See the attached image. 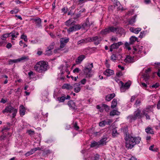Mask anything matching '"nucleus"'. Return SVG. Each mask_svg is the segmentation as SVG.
<instances>
[{"instance_id": "nucleus-1", "label": "nucleus", "mask_w": 160, "mask_h": 160, "mask_svg": "<svg viewBox=\"0 0 160 160\" xmlns=\"http://www.w3.org/2000/svg\"><path fill=\"white\" fill-rule=\"evenodd\" d=\"M126 142V147L128 149L132 148L136 144L140 142L141 138L139 137H133L131 136L128 137L127 139H125Z\"/></svg>"}, {"instance_id": "nucleus-2", "label": "nucleus", "mask_w": 160, "mask_h": 160, "mask_svg": "<svg viewBox=\"0 0 160 160\" xmlns=\"http://www.w3.org/2000/svg\"><path fill=\"white\" fill-rule=\"evenodd\" d=\"M48 68V63L43 61L38 62L34 67L35 70L39 73H43Z\"/></svg>"}, {"instance_id": "nucleus-3", "label": "nucleus", "mask_w": 160, "mask_h": 160, "mask_svg": "<svg viewBox=\"0 0 160 160\" xmlns=\"http://www.w3.org/2000/svg\"><path fill=\"white\" fill-rule=\"evenodd\" d=\"M121 28L118 27H114L113 26L109 27L101 31L102 34L106 35L110 32L114 33L115 32H118Z\"/></svg>"}, {"instance_id": "nucleus-4", "label": "nucleus", "mask_w": 160, "mask_h": 160, "mask_svg": "<svg viewBox=\"0 0 160 160\" xmlns=\"http://www.w3.org/2000/svg\"><path fill=\"white\" fill-rule=\"evenodd\" d=\"M141 112V110L138 109L134 112V115H130L128 117V118L133 120H135L137 118L140 119L143 117V112L142 113Z\"/></svg>"}, {"instance_id": "nucleus-5", "label": "nucleus", "mask_w": 160, "mask_h": 160, "mask_svg": "<svg viewBox=\"0 0 160 160\" xmlns=\"http://www.w3.org/2000/svg\"><path fill=\"white\" fill-rule=\"evenodd\" d=\"M93 67V63H91L90 64V66L88 65L85 67L84 69L83 70V71L86 77L89 78L92 76L91 72H92V69Z\"/></svg>"}, {"instance_id": "nucleus-6", "label": "nucleus", "mask_w": 160, "mask_h": 160, "mask_svg": "<svg viewBox=\"0 0 160 160\" xmlns=\"http://www.w3.org/2000/svg\"><path fill=\"white\" fill-rule=\"evenodd\" d=\"M72 25L67 30L68 32L69 33H70L73 31L78 30L81 28V26L78 24L75 25L73 24V25Z\"/></svg>"}, {"instance_id": "nucleus-7", "label": "nucleus", "mask_w": 160, "mask_h": 160, "mask_svg": "<svg viewBox=\"0 0 160 160\" xmlns=\"http://www.w3.org/2000/svg\"><path fill=\"white\" fill-rule=\"evenodd\" d=\"M112 1L114 3V7H118L117 9L118 10L123 11L124 10L122 6L121 5L120 2L117 0H112Z\"/></svg>"}, {"instance_id": "nucleus-8", "label": "nucleus", "mask_w": 160, "mask_h": 160, "mask_svg": "<svg viewBox=\"0 0 160 160\" xmlns=\"http://www.w3.org/2000/svg\"><path fill=\"white\" fill-rule=\"evenodd\" d=\"M91 39L92 42H94V44L96 45L99 44L102 40L101 38L98 36L93 37L91 38Z\"/></svg>"}, {"instance_id": "nucleus-9", "label": "nucleus", "mask_w": 160, "mask_h": 160, "mask_svg": "<svg viewBox=\"0 0 160 160\" xmlns=\"http://www.w3.org/2000/svg\"><path fill=\"white\" fill-rule=\"evenodd\" d=\"M103 74L107 76L108 77L114 74V72L112 70L107 69L103 72Z\"/></svg>"}, {"instance_id": "nucleus-10", "label": "nucleus", "mask_w": 160, "mask_h": 160, "mask_svg": "<svg viewBox=\"0 0 160 160\" xmlns=\"http://www.w3.org/2000/svg\"><path fill=\"white\" fill-rule=\"evenodd\" d=\"M14 108L12 107L11 106H9L8 107H6L2 111V112L3 113H5V112L8 113L10 112L11 113L13 109H14Z\"/></svg>"}, {"instance_id": "nucleus-11", "label": "nucleus", "mask_w": 160, "mask_h": 160, "mask_svg": "<svg viewBox=\"0 0 160 160\" xmlns=\"http://www.w3.org/2000/svg\"><path fill=\"white\" fill-rule=\"evenodd\" d=\"M68 104L72 109H75L76 108L75 103L72 100L69 101L68 102Z\"/></svg>"}, {"instance_id": "nucleus-12", "label": "nucleus", "mask_w": 160, "mask_h": 160, "mask_svg": "<svg viewBox=\"0 0 160 160\" xmlns=\"http://www.w3.org/2000/svg\"><path fill=\"white\" fill-rule=\"evenodd\" d=\"M27 58L25 56H24L22 57L21 58L17 59H10L9 61V64H11L12 63H15L18 61L19 62L21 60H24L25 59H26Z\"/></svg>"}, {"instance_id": "nucleus-13", "label": "nucleus", "mask_w": 160, "mask_h": 160, "mask_svg": "<svg viewBox=\"0 0 160 160\" xmlns=\"http://www.w3.org/2000/svg\"><path fill=\"white\" fill-rule=\"evenodd\" d=\"M124 61L126 62H128V63L133 62H134V57H132L128 55L124 60Z\"/></svg>"}, {"instance_id": "nucleus-14", "label": "nucleus", "mask_w": 160, "mask_h": 160, "mask_svg": "<svg viewBox=\"0 0 160 160\" xmlns=\"http://www.w3.org/2000/svg\"><path fill=\"white\" fill-rule=\"evenodd\" d=\"M33 20L35 22V24L37 27L39 28L41 27V20L40 18H37L33 19Z\"/></svg>"}, {"instance_id": "nucleus-15", "label": "nucleus", "mask_w": 160, "mask_h": 160, "mask_svg": "<svg viewBox=\"0 0 160 160\" xmlns=\"http://www.w3.org/2000/svg\"><path fill=\"white\" fill-rule=\"evenodd\" d=\"M85 56L84 55H81L78 57L76 60V63L77 64H79L85 58Z\"/></svg>"}, {"instance_id": "nucleus-16", "label": "nucleus", "mask_w": 160, "mask_h": 160, "mask_svg": "<svg viewBox=\"0 0 160 160\" xmlns=\"http://www.w3.org/2000/svg\"><path fill=\"white\" fill-rule=\"evenodd\" d=\"M129 30L131 32H133L136 34H138L139 32L141 31V28H134L133 27H131L130 28Z\"/></svg>"}, {"instance_id": "nucleus-17", "label": "nucleus", "mask_w": 160, "mask_h": 160, "mask_svg": "<svg viewBox=\"0 0 160 160\" xmlns=\"http://www.w3.org/2000/svg\"><path fill=\"white\" fill-rule=\"evenodd\" d=\"M80 84L79 83H76L73 85V86L75 87L74 88V91L75 92L77 93L80 91L81 89L80 87Z\"/></svg>"}, {"instance_id": "nucleus-18", "label": "nucleus", "mask_w": 160, "mask_h": 160, "mask_svg": "<svg viewBox=\"0 0 160 160\" xmlns=\"http://www.w3.org/2000/svg\"><path fill=\"white\" fill-rule=\"evenodd\" d=\"M19 33L15 31H13L9 33V36L12 37V40H14V38H17Z\"/></svg>"}, {"instance_id": "nucleus-19", "label": "nucleus", "mask_w": 160, "mask_h": 160, "mask_svg": "<svg viewBox=\"0 0 160 160\" xmlns=\"http://www.w3.org/2000/svg\"><path fill=\"white\" fill-rule=\"evenodd\" d=\"M123 132L124 134V139H127V138H128V137L130 136L128 132V129L127 127H125L123 128Z\"/></svg>"}, {"instance_id": "nucleus-20", "label": "nucleus", "mask_w": 160, "mask_h": 160, "mask_svg": "<svg viewBox=\"0 0 160 160\" xmlns=\"http://www.w3.org/2000/svg\"><path fill=\"white\" fill-rule=\"evenodd\" d=\"M123 44V43L121 42H118L117 43H114L112 44V47L114 49H117L121 45Z\"/></svg>"}, {"instance_id": "nucleus-21", "label": "nucleus", "mask_w": 160, "mask_h": 160, "mask_svg": "<svg viewBox=\"0 0 160 160\" xmlns=\"http://www.w3.org/2000/svg\"><path fill=\"white\" fill-rule=\"evenodd\" d=\"M73 86H72L70 84H64L62 87V88L63 89H66L68 90H71L73 88Z\"/></svg>"}, {"instance_id": "nucleus-22", "label": "nucleus", "mask_w": 160, "mask_h": 160, "mask_svg": "<svg viewBox=\"0 0 160 160\" xmlns=\"http://www.w3.org/2000/svg\"><path fill=\"white\" fill-rule=\"evenodd\" d=\"M115 96L114 93H112L107 95L106 97V100L108 101H110Z\"/></svg>"}, {"instance_id": "nucleus-23", "label": "nucleus", "mask_w": 160, "mask_h": 160, "mask_svg": "<svg viewBox=\"0 0 160 160\" xmlns=\"http://www.w3.org/2000/svg\"><path fill=\"white\" fill-rule=\"evenodd\" d=\"M120 112L116 110H113L111 111L110 112V115L111 116H114V115H120Z\"/></svg>"}, {"instance_id": "nucleus-24", "label": "nucleus", "mask_w": 160, "mask_h": 160, "mask_svg": "<svg viewBox=\"0 0 160 160\" xmlns=\"http://www.w3.org/2000/svg\"><path fill=\"white\" fill-rule=\"evenodd\" d=\"M90 146L91 147L93 148L96 147L98 148L100 147L98 142H96L95 141H93L90 144Z\"/></svg>"}, {"instance_id": "nucleus-25", "label": "nucleus", "mask_w": 160, "mask_h": 160, "mask_svg": "<svg viewBox=\"0 0 160 160\" xmlns=\"http://www.w3.org/2000/svg\"><path fill=\"white\" fill-rule=\"evenodd\" d=\"M142 76L143 78V79L145 80L146 82V83H149L148 80L150 78V76L149 74L148 73L144 74L142 75Z\"/></svg>"}, {"instance_id": "nucleus-26", "label": "nucleus", "mask_w": 160, "mask_h": 160, "mask_svg": "<svg viewBox=\"0 0 160 160\" xmlns=\"http://www.w3.org/2000/svg\"><path fill=\"white\" fill-rule=\"evenodd\" d=\"M107 140L106 138H102L100 141L98 142L100 146L105 145L106 143V140Z\"/></svg>"}, {"instance_id": "nucleus-27", "label": "nucleus", "mask_w": 160, "mask_h": 160, "mask_svg": "<svg viewBox=\"0 0 160 160\" xmlns=\"http://www.w3.org/2000/svg\"><path fill=\"white\" fill-rule=\"evenodd\" d=\"M25 110L24 106L22 105L21 106L19 110L20 115L21 116H23L25 114Z\"/></svg>"}, {"instance_id": "nucleus-28", "label": "nucleus", "mask_w": 160, "mask_h": 160, "mask_svg": "<svg viewBox=\"0 0 160 160\" xmlns=\"http://www.w3.org/2000/svg\"><path fill=\"white\" fill-rule=\"evenodd\" d=\"M117 100L116 98L114 99L112 102V105L111 106V108H115L117 105Z\"/></svg>"}, {"instance_id": "nucleus-29", "label": "nucleus", "mask_w": 160, "mask_h": 160, "mask_svg": "<svg viewBox=\"0 0 160 160\" xmlns=\"http://www.w3.org/2000/svg\"><path fill=\"white\" fill-rule=\"evenodd\" d=\"M145 131L147 133H150L152 134H153L154 133L152 129L149 127H148L145 129Z\"/></svg>"}, {"instance_id": "nucleus-30", "label": "nucleus", "mask_w": 160, "mask_h": 160, "mask_svg": "<svg viewBox=\"0 0 160 160\" xmlns=\"http://www.w3.org/2000/svg\"><path fill=\"white\" fill-rule=\"evenodd\" d=\"M118 134L119 133L118 132L116 128H114L112 129V135L113 137H117Z\"/></svg>"}, {"instance_id": "nucleus-31", "label": "nucleus", "mask_w": 160, "mask_h": 160, "mask_svg": "<svg viewBox=\"0 0 160 160\" xmlns=\"http://www.w3.org/2000/svg\"><path fill=\"white\" fill-rule=\"evenodd\" d=\"M138 40V38L133 36H132L130 39V44H132L135 41H136Z\"/></svg>"}, {"instance_id": "nucleus-32", "label": "nucleus", "mask_w": 160, "mask_h": 160, "mask_svg": "<svg viewBox=\"0 0 160 160\" xmlns=\"http://www.w3.org/2000/svg\"><path fill=\"white\" fill-rule=\"evenodd\" d=\"M42 151H43L42 154L44 156L49 154L51 153L50 151L48 149H45L42 150Z\"/></svg>"}, {"instance_id": "nucleus-33", "label": "nucleus", "mask_w": 160, "mask_h": 160, "mask_svg": "<svg viewBox=\"0 0 160 160\" xmlns=\"http://www.w3.org/2000/svg\"><path fill=\"white\" fill-rule=\"evenodd\" d=\"M153 106H149L147 107V108L143 111H144L146 112H148L149 111H152V109L153 108Z\"/></svg>"}, {"instance_id": "nucleus-34", "label": "nucleus", "mask_w": 160, "mask_h": 160, "mask_svg": "<svg viewBox=\"0 0 160 160\" xmlns=\"http://www.w3.org/2000/svg\"><path fill=\"white\" fill-rule=\"evenodd\" d=\"M9 33H6L4 34H3L2 36L1 37V38L2 40H5V38L9 37Z\"/></svg>"}, {"instance_id": "nucleus-35", "label": "nucleus", "mask_w": 160, "mask_h": 160, "mask_svg": "<svg viewBox=\"0 0 160 160\" xmlns=\"http://www.w3.org/2000/svg\"><path fill=\"white\" fill-rule=\"evenodd\" d=\"M73 22H72V21L69 19V20L65 22V24L68 26H69L71 25H73Z\"/></svg>"}, {"instance_id": "nucleus-36", "label": "nucleus", "mask_w": 160, "mask_h": 160, "mask_svg": "<svg viewBox=\"0 0 160 160\" xmlns=\"http://www.w3.org/2000/svg\"><path fill=\"white\" fill-rule=\"evenodd\" d=\"M83 39L84 43H87L88 42H92L91 37H88Z\"/></svg>"}, {"instance_id": "nucleus-37", "label": "nucleus", "mask_w": 160, "mask_h": 160, "mask_svg": "<svg viewBox=\"0 0 160 160\" xmlns=\"http://www.w3.org/2000/svg\"><path fill=\"white\" fill-rule=\"evenodd\" d=\"M88 22H86V21L85 22L82 24V27L83 28L86 29H88L89 27L88 25V24L89 23Z\"/></svg>"}, {"instance_id": "nucleus-38", "label": "nucleus", "mask_w": 160, "mask_h": 160, "mask_svg": "<svg viewBox=\"0 0 160 160\" xmlns=\"http://www.w3.org/2000/svg\"><path fill=\"white\" fill-rule=\"evenodd\" d=\"M69 41V38H61L60 39V42H62L63 43H64L66 44V43H67Z\"/></svg>"}, {"instance_id": "nucleus-39", "label": "nucleus", "mask_w": 160, "mask_h": 160, "mask_svg": "<svg viewBox=\"0 0 160 160\" xmlns=\"http://www.w3.org/2000/svg\"><path fill=\"white\" fill-rule=\"evenodd\" d=\"M45 52V55H47L48 56H49L50 55H52V51H51V50L47 49V50H46Z\"/></svg>"}, {"instance_id": "nucleus-40", "label": "nucleus", "mask_w": 160, "mask_h": 160, "mask_svg": "<svg viewBox=\"0 0 160 160\" xmlns=\"http://www.w3.org/2000/svg\"><path fill=\"white\" fill-rule=\"evenodd\" d=\"M104 121L105 125H110L111 123L112 122V120H110V119H108V120H104Z\"/></svg>"}, {"instance_id": "nucleus-41", "label": "nucleus", "mask_w": 160, "mask_h": 160, "mask_svg": "<svg viewBox=\"0 0 160 160\" xmlns=\"http://www.w3.org/2000/svg\"><path fill=\"white\" fill-rule=\"evenodd\" d=\"M102 106L104 107L105 110L106 112H108L109 110V107L107 105L105 104H103L102 105Z\"/></svg>"}, {"instance_id": "nucleus-42", "label": "nucleus", "mask_w": 160, "mask_h": 160, "mask_svg": "<svg viewBox=\"0 0 160 160\" xmlns=\"http://www.w3.org/2000/svg\"><path fill=\"white\" fill-rule=\"evenodd\" d=\"M93 155L91 154H89L87 158H85L84 160H93L92 159Z\"/></svg>"}, {"instance_id": "nucleus-43", "label": "nucleus", "mask_w": 160, "mask_h": 160, "mask_svg": "<svg viewBox=\"0 0 160 160\" xmlns=\"http://www.w3.org/2000/svg\"><path fill=\"white\" fill-rule=\"evenodd\" d=\"M21 38L22 39H23L25 42H27L28 41V39L27 38V36L26 35L23 34L21 36Z\"/></svg>"}, {"instance_id": "nucleus-44", "label": "nucleus", "mask_w": 160, "mask_h": 160, "mask_svg": "<svg viewBox=\"0 0 160 160\" xmlns=\"http://www.w3.org/2000/svg\"><path fill=\"white\" fill-rule=\"evenodd\" d=\"M58 100L60 102H63L65 100V97L62 96L61 97L58 98Z\"/></svg>"}, {"instance_id": "nucleus-45", "label": "nucleus", "mask_w": 160, "mask_h": 160, "mask_svg": "<svg viewBox=\"0 0 160 160\" xmlns=\"http://www.w3.org/2000/svg\"><path fill=\"white\" fill-rule=\"evenodd\" d=\"M19 11V10L18 9L15 8L13 10H11L10 11V12L12 14H16L18 13Z\"/></svg>"}, {"instance_id": "nucleus-46", "label": "nucleus", "mask_w": 160, "mask_h": 160, "mask_svg": "<svg viewBox=\"0 0 160 160\" xmlns=\"http://www.w3.org/2000/svg\"><path fill=\"white\" fill-rule=\"evenodd\" d=\"M86 22H88L89 23L88 24V26L90 27L93 24L94 22L92 21H90L89 19L88 18H87L86 19Z\"/></svg>"}, {"instance_id": "nucleus-47", "label": "nucleus", "mask_w": 160, "mask_h": 160, "mask_svg": "<svg viewBox=\"0 0 160 160\" xmlns=\"http://www.w3.org/2000/svg\"><path fill=\"white\" fill-rule=\"evenodd\" d=\"M54 42L52 43L50 45L48 48L47 49H49L51 50L53 49L54 48Z\"/></svg>"}, {"instance_id": "nucleus-48", "label": "nucleus", "mask_w": 160, "mask_h": 160, "mask_svg": "<svg viewBox=\"0 0 160 160\" xmlns=\"http://www.w3.org/2000/svg\"><path fill=\"white\" fill-rule=\"evenodd\" d=\"M111 59L113 61L116 60L117 58L116 55L114 54H113L111 56Z\"/></svg>"}, {"instance_id": "nucleus-49", "label": "nucleus", "mask_w": 160, "mask_h": 160, "mask_svg": "<svg viewBox=\"0 0 160 160\" xmlns=\"http://www.w3.org/2000/svg\"><path fill=\"white\" fill-rule=\"evenodd\" d=\"M120 82L122 84V87L120 88L121 91L122 92H124L125 91L126 88L123 87V83L122 82V81H120Z\"/></svg>"}, {"instance_id": "nucleus-50", "label": "nucleus", "mask_w": 160, "mask_h": 160, "mask_svg": "<svg viewBox=\"0 0 160 160\" xmlns=\"http://www.w3.org/2000/svg\"><path fill=\"white\" fill-rule=\"evenodd\" d=\"M142 112L143 115H145L147 119H150V116L146 113V112H144V111H142Z\"/></svg>"}, {"instance_id": "nucleus-51", "label": "nucleus", "mask_w": 160, "mask_h": 160, "mask_svg": "<svg viewBox=\"0 0 160 160\" xmlns=\"http://www.w3.org/2000/svg\"><path fill=\"white\" fill-rule=\"evenodd\" d=\"M130 84L128 82L126 83L125 84L123 85V87L125 88H128L130 86Z\"/></svg>"}, {"instance_id": "nucleus-52", "label": "nucleus", "mask_w": 160, "mask_h": 160, "mask_svg": "<svg viewBox=\"0 0 160 160\" xmlns=\"http://www.w3.org/2000/svg\"><path fill=\"white\" fill-rule=\"evenodd\" d=\"M100 158V155L98 154H96L95 155L94 157V160H98Z\"/></svg>"}, {"instance_id": "nucleus-53", "label": "nucleus", "mask_w": 160, "mask_h": 160, "mask_svg": "<svg viewBox=\"0 0 160 160\" xmlns=\"http://www.w3.org/2000/svg\"><path fill=\"white\" fill-rule=\"evenodd\" d=\"M159 84L158 83H156L155 84L153 85L152 87L153 88H156L159 87Z\"/></svg>"}, {"instance_id": "nucleus-54", "label": "nucleus", "mask_w": 160, "mask_h": 160, "mask_svg": "<svg viewBox=\"0 0 160 160\" xmlns=\"http://www.w3.org/2000/svg\"><path fill=\"white\" fill-rule=\"evenodd\" d=\"M74 128L76 130H78L79 128V127L78 126L77 123V122H75L74 124Z\"/></svg>"}, {"instance_id": "nucleus-55", "label": "nucleus", "mask_w": 160, "mask_h": 160, "mask_svg": "<svg viewBox=\"0 0 160 160\" xmlns=\"http://www.w3.org/2000/svg\"><path fill=\"white\" fill-rule=\"evenodd\" d=\"M17 112V110L16 109L14 108L12 112L13 113L12 115L13 117H14L16 116Z\"/></svg>"}, {"instance_id": "nucleus-56", "label": "nucleus", "mask_w": 160, "mask_h": 160, "mask_svg": "<svg viewBox=\"0 0 160 160\" xmlns=\"http://www.w3.org/2000/svg\"><path fill=\"white\" fill-rule=\"evenodd\" d=\"M135 22V19L134 18H132L129 21V23L130 24H132L134 23Z\"/></svg>"}, {"instance_id": "nucleus-57", "label": "nucleus", "mask_w": 160, "mask_h": 160, "mask_svg": "<svg viewBox=\"0 0 160 160\" xmlns=\"http://www.w3.org/2000/svg\"><path fill=\"white\" fill-rule=\"evenodd\" d=\"M62 11L64 13H66L68 11V9L64 7L62 9Z\"/></svg>"}, {"instance_id": "nucleus-58", "label": "nucleus", "mask_w": 160, "mask_h": 160, "mask_svg": "<svg viewBox=\"0 0 160 160\" xmlns=\"http://www.w3.org/2000/svg\"><path fill=\"white\" fill-rule=\"evenodd\" d=\"M28 133L30 135H32L34 134V131L31 130H29L28 131Z\"/></svg>"}, {"instance_id": "nucleus-59", "label": "nucleus", "mask_w": 160, "mask_h": 160, "mask_svg": "<svg viewBox=\"0 0 160 160\" xmlns=\"http://www.w3.org/2000/svg\"><path fill=\"white\" fill-rule=\"evenodd\" d=\"M6 135H4V134H3V135H2L0 136V140H4L6 138Z\"/></svg>"}, {"instance_id": "nucleus-60", "label": "nucleus", "mask_w": 160, "mask_h": 160, "mask_svg": "<svg viewBox=\"0 0 160 160\" xmlns=\"http://www.w3.org/2000/svg\"><path fill=\"white\" fill-rule=\"evenodd\" d=\"M99 125L101 127H103L105 125L104 121L100 122L99 123Z\"/></svg>"}, {"instance_id": "nucleus-61", "label": "nucleus", "mask_w": 160, "mask_h": 160, "mask_svg": "<svg viewBox=\"0 0 160 160\" xmlns=\"http://www.w3.org/2000/svg\"><path fill=\"white\" fill-rule=\"evenodd\" d=\"M86 79L85 78H84L80 82L82 84L84 85L86 83Z\"/></svg>"}, {"instance_id": "nucleus-62", "label": "nucleus", "mask_w": 160, "mask_h": 160, "mask_svg": "<svg viewBox=\"0 0 160 160\" xmlns=\"http://www.w3.org/2000/svg\"><path fill=\"white\" fill-rule=\"evenodd\" d=\"M80 71V70L79 69V68H76L73 70V72L74 73H75V72L78 73Z\"/></svg>"}, {"instance_id": "nucleus-63", "label": "nucleus", "mask_w": 160, "mask_h": 160, "mask_svg": "<svg viewBox=\"0 0 160 160\" xmlns=\"http://www.w3.org/2000/svg\"><path fill=\"white\" fill-rule=\"evenodd\" d=\"M12 47V45L10 43H8L6 45V48L8 49Z\"/></svg>"}, {"instance_id": "nucleus-64", "label": "nucleus", "mask_w": 160, "mask_h": 160, "mask_svg": "<svg viewBox=\"0 0 160 160\" xmlns=\"http://www.w3.org/2000/svg\"><path fill=\"white\" fill-rule=\"evenodd\" d=\"M82 43H84L83 39H82L78 41L77 42L78 45L81 44Z\"/></svg>"}]
</instances>
